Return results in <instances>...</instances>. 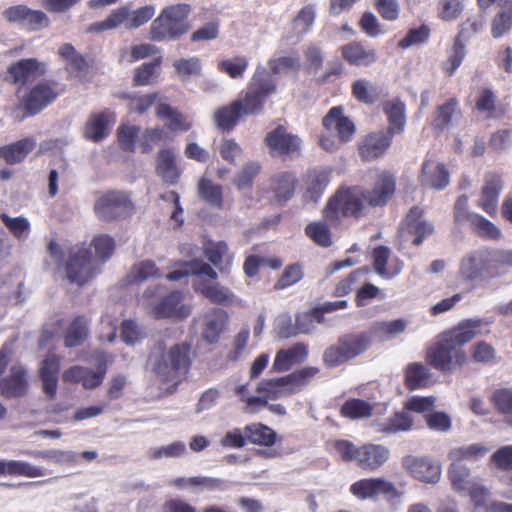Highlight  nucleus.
Segmentation results:
<instances>
[{
	"label": "nucleus",
	"mask_w": 512,
	"mask_h": 512,
	"mask_svg": "<svg viewBox=\"0 0 512 512\" xmlns=\"http://www.w3.org/2000/svg\"><path fill=\"white\" fill-rule=\"evenodd\" d=\"M480 326L481 320L467 319L441 335L427 348L426 363L444 374L462 369L468 362L464 346L476 337Z\"/></svg>",
	"instance_id": "obj_1"
},
{
	"label": "nucleus",
	"mask_w": 512,
	"mask_h": 512,
	"mask_svg": "<svg viewBox=\"0 0 512 512\" xmlns=\"http://www.w3.org/2000/svg\"><path fill=\"white\" fill-rule=\"evenodd\" d=\"M115 240L106 234L96 235L90 246L93 247L95 256L89 248L81 247L69 252L65 264L67 279L71 283L83 286L91 281L100 270V265L106 262L114 253Z\"/></svg>",
	"instance_id": "obj_2"
},
{
	"label": "nucleus",
	"mask_w": 512,
	"mask_h": 512,
	"mask_svg": "<svg viewBox=\"0 0 512 512\" xmlns=\"http://www.w3.org/2000/svg\"><path fill=\"white\" fill-rule=\"evenodd\" d=\"M191 345L189 343L175 344L166 350L165 343L159 341L148 356V364L159 380L170 384L174 392L183 381L191 366Z\"/></svg>",
	"instance_id": "obj_3"
},
{
	"label": "nucleus",
	"mask_w": 512,
	"mask_h": 512,
	"mask_svg": "<svg viewBox=\"0 0 512 512\" xmlns=\"http://www.w3.org/2000/svg\"><path fill=\"white\" fill-rule=\"evenodd\" d=\"M192 7L187 3L165 6L149 27V39L153 42L176 41L191 29L189 17Z\"/></svg>",
	"instance_id": "obj_4"
},
{
	"label": "nucleus",
	"mask_w": 512,
	"mask_h": 512,
	"mask_svg": "<svg viewBox=\"0 0 512 512\" xmlns=\"http://www.w3.org/2000/svg\"><path fill=\"white\" fill-rule=\"evenodd\" d=\"M366 201L358 186L341 187L330 197L323 209V219L331 227H338L343 218L359 219L364 215Z\"/></svg>",
	"instance_id": "obj_5"
},
{
	"label": "nucleus",
	"mask_w": 512,
	"mask_h": 512,
	"mask_svg": "<svg viewBox=\"0 0 512 512\" xmlns=\"http://www.w3.org/2000/svg\"><path fill=\"white\" fill-rule=\"evenodd\" d=\"M319 372L318 367L308 366L283 377L264 379L259 382L256 391L267 400L288 397L304 390Z\"/></svg>",
	"instance_id": "obj_6"
},
{
	"label": "nucleus",
	"mask_w": 512,
	"mask_h": 512,
	"mask_svg": "<svg viewBox=\"0 0 512 512\" xmlns=\"http://www.w3.org/2000/svg\"><path fill=\"white\" fill-rule=\"evenodd\" d=\"M277 91L276 80L265 69H256L246 90H243L235 102L240 103L243 116L257 115L262 112L267 99Z\"/></svg>",
	"instance_id": "obj_7"
},
{
	"label": "nucleus",
	"mask_w": 512,
	"mask_h": 512,
	"mask_svg": "<svg viewBox=\"0 0 512 512\" xmlns=\"http://www.w3.org/2000/svg\"><path fill=\"white\" fill-rule=\"evenodd\" d=\"M335 450L344 462H355L364 471H375L389 459V450L383 445L356 446L348 440H338Z\"/></svg>",
	"instance_id": "obj_8"
},
{
	"label": "nucleus",
	"mask_w": 512,
	"mask_h": 512,
	"mask_svg": "<svg viewBox=\"0 0 512 512\" xmlns=\"http://www.w3.org/2000/svg\"><path fill=\"white\" fill-rule=\"evenodd\" d=\"M371 332L351 333L339 337L338 341L325 349L323 363L326 367H338L364 353L371 345Z\"/></svg>",
	"instance_id": "obj_9"
},
{
	"label": "nucleus",
	"mask_w": 512,
	"mask_h": 512,
	"mask_svg": "<svg viewBox=\"0 0 512 512\" xmlns=\"http://www.w3.org/2000/svg\"><path fill=\"white\" fill-rule=\"evenodd\" d=\"M10 362V351L0 349V396L6 400L20 399L29 391L28 372L22 365H13L9 373L2 377Z\"/></svg>",
	"instance_id": "obj_10"
},
{
	"label": "nucleus",
	"mask_w": 512,
	"mask_h": 512,
	"mask_svg": "<svg viewBox=\"0 0 512 512\" xmlns=\"http://www.w3.org/2000/svg\"><path fill=\"white\" fill-rule=\"evenodd\" d=\"M61 92L55 80H41L33 85L20 100L18 107L24 112L21 119L39 114L53 103Z\"/></svg>",
	"instance_id": "obj_11"
},
{
	"label": "nucleus",
	"mask_w": 512,
	"mask_h": 512,
	"mask_svg": "<svg viewBox=\"0 0 512 512\" xmlns=\"http://www.w3.org/2000/svg\"><path fill=\"white\" fill-rule=\"evenodd\" d=\"M134 206L129 196L122 191L108 190L95 201L94 213L104 222H112L130 216Z\"/></svg>",
	"instance_id": "obj_12"
},
{
	"label": "nucleus",
	"mask_w": 512,
	"mask_h": 512,
	"mask_svg": "<svg viewBox=\"0 0 512 512\" xmlns=\"http://www.w3.org/2000/svg\"><path fill=\"white\" fill-rule=\"evenodd\" d=\"M349 491L359 500L377 499L379 496H384L388 501H396L403 494L393 482L382 477L357 480L351 484Z\"/></svg>",
	"instance_id": "obj_13"
},
{
	"label": "nucleus",
	"mask_w": 512,
	"mask_h": 512,
	"mask_svg": "<svg viewBox=\"0 0 512 512\" xmlns=\"http://www.w3.org/2000/svg\"><path fill=\"white\" fill-rule=\"evenodd\" d=\"M396 177L387 170L377 171L371 189L363 190L367 206L376 208L386 206L396 192Z\"/></svg>",
	"instance_id": "obj_14"
},
{
	"label": "nucleus",
	"mask_w": 512,
	"mask_h": 512,
	"mask_svg": "<svg viewBox=\"0 0 512 512\" xmlns=\"http://www.w3.org/2000/svg\"><path fill=\"white\" fill-rule=\"evenodd\" d=\"M265 144L272 156L295 157L301 153L302 141L298 135L289 133L283 125H278L265 136Z\"/></svg>",
	"instance_id": "obj_15"
},
{
	"label": "nucleus",
	"mask_w": 512,
	"mask_h": 512,
	"mask_svg": "<svg viewBox=\"0 0 512 512\" xmlns=\"http://www.w3.org/2000/svg\"><path fill=\"white\" fill-rule=\"evenodd\" d=\"M394 136L384 129L372 131L358 142L357 150L362 161L372 162L385 156Z\"/></svg>",
	"instance_id": "obj_16"
},
{
	"label": "nucleus",
	"mask_w": 512,
	"mask_h": 512,
	"mask_svg": "<svg viewBox=\"0 0 512 512\" xmlns=\"http://www.w3.org/2000/svg\"><path fill=\"white\" fill-rule=\"evenodd\" d=\"M4 18L16 23L29 31H39L50 25L48 16L41 10L30 9L26 5H15L3 12Z\"/></svg>",
	"instance_id": "obj_17"
},
{
	"label": "nucleus",
	"mask_w": 512,
	"mask_h": 512,
	"mask_svg": "<svg viewBox=\"0 0 512 512\" xmlns=\"http://www.w3.org/2000/svg\"><path fill=\"white\" fill-rule=\"evenodd\" d=\"M424 210L419 206L410 208L401 223L400 236L405 234L413 236L412 244L420 246L426 238L434 233V226L431 222L423 220Z\"/></svg>",
	"instance_id": "obj_18"
},
{
	"label": "nucleus",
	"mask_w": 512,
	"mask_h": 512,
	"mask_svg": "<svg viewBox=\"0 0 512 512\" xmlns=\"http://www.w3.org/2000/svg\"><path fill=\"white\" fill-rule=\"evenodd\" d=\"M322 126L327 132L335 133L340 143L350 142L356 132V126L354 122L344 114L343 106L330 108L322 119Z\"/></svg>",
	"instance_id": "obj_19"
},
{
	"label": "nucleus",
	"mask_w": 512,
	"mask_h": 512,
	"mask_svg": "<svg viewBox=\"0 0 512 512\" xmlns=\"http://www.w3.org/2000/svg\"><path fill=\"white\" fill-rule=\"evenodd\" d=\"M46 72V64L36 58L21 59L12 63L7 69L11 77L10 82L21 87L31 80L44 76Z\"/></svg>",
	"instance_id": "obj_20"
},
{
	"label": "nucleus",
	"mask_w": 512,
	"mask_h": 512,
	"mask_svg": "<svg viewBox=\"0 0 512 512\" xmlns=\"http://www.w3.org/2000/svg\"><path fill=\"white\" fill-rule=\"evenodd\" d=\"M343 59L351 66L370 67L378 60L377 51L361 41H352L340 47Z\"/></svg>",
	"instance_id": "obj_21"
},
{
	"label": "nucleus",
	"mask_w": 512,
	"mask_h": 512,
	"mask_svg": "<svg viewBox=\"0 0 512 512\" xmlns=\"http://www.w3.org/2000/svg\"><path fill=\"white\" fill-rule=\"evenodd\" d=\"M503 188L500 175L494 172L485 175V182L481 189V197L477 203L484 212L494 216L497 212L498 200Z\"/></svg>",
	"instance_id": "obj_22"
},
{
	"label": "nucleus",
	"mask_w": 512,
	"mask_h": 512,
	"mask_svg": "<svg viewBox=\"0 0 512 512\" xmlns=\"http://www.w3.org/2000/svg\"><path fill=\"white\" fill-rule=\"evenodd\" d=\"M183 295L180 291H172L163 297L152 309L154 318H186L190 308L182 304Z\"/></svg>",
	"instance_id": "obj_23"
},
{
	"label": "nucleus",
	"mask_w": 512,
	"mask_h": 512,
	"mask_svg": "<svg viewBox=\"0 0 512 512\" xmlns=\"http://www.w3.org/2000/svg\"><path fill=\"white\" fill-rule=\"evenodd\" d=\"M60 365L61 357L55 353H48L39 368L43 392L50 399H53L57 393Z\"/></svg>",
	"instance_id": "obj_24"
},
{
	"label": "nucleus",
	"mask_w": 512,
	"mask_h": 512,
	"mask_svg": "<svg viewBox=\"0 0 512 512\" xmlns=\"http://www.w3.org/2000/svg\"><path fill=\"white\" fill-rule=\"evenodd\" d=\"M403 466L415 479L426 483H436L440 479V466L427 458L408 456Z\"/></svg>",
	"instance_id": "obj_25"
},
{
	"label": "nucleus",
	"mask_w": 512,
	"mask_h": 512,
	"mask_svg": "<svg viewBox=\"0 0 512 512\" xmlns=\"http://www.w3.org/2000/svg\"><path fill=\"white\" fill-rule=\"evenodd\" d=\"M229 321L228 313L220 308H213L204 316L201 332L202 339L209 343H217L221 334L226 330Z\"/></svg>",
	"instance_id": "obj_26"
},
{
	"label": "nucleus",
	"mask_w": 512,
	"mask_h": 512,
	"mask_svg": "<svg viewBox=\"0 0 512 512\" xmlns=\"http://www.w3.org/2000/svg\"><path fill=\"white\" fill-rule=\"evenodd\" d=\"M420 182L425 187L444 189L449 184V172L444 164L426 159L422 164Z\"/></svg>",
	"instance_id": "obj_27"
},
{
	"label": "nucleus",
	"mask_w": 512,
	"mask_h": 512,
	"mask_svg": "<svg viewBox=\"0 0 512 512\" xmlns=\"http://www.w3.org/2000/svg\"><path fill=\"white\" fill-rule=\"evenodd\" d=\"M298 180L293 172L282 171L273 175L270 179V192L273 194L274 201L278 204H284L290 200L295 192Z\"/></svg>",
	"instance_id": "obj_28"
},
{
	"label": "nucleus",
	"mask_w": 512,
	"mask_h": 512,
	"mask_svg": "<svg viewBox=\"0 0 512 512\" xmlns=\"http://www.w3.org/2000/svg\"><path fill=\"white\" fill-rule=\"evenodd\" d=\"M37 142L33 136L22 138L16 142L0 146V159L8 165L22 163L36 148Z\"/></svg>",
	"instance_id": "obj_29"
},
{
	"label": "nucleus",
	"mask_w": 512,
	"mask_h": 512,
	"mask_svg": "<svg viewBox=\"0 0 512 512\" xmlns=\"http://www.w3.org/2000/svg\"><path fill=\"white\" fill-rule=\"evenodd\" d=\"M459 115H461L459 100L456 97H450L435 108L430 125L434 131L443 132L452 125L454 117Z\"/></svg>",
	"instance_id": "obj_30"
},
{
	"label": "nucleus",
	"mask_w": 512,
	"mask_h": 512,
	"mask_svg": "<svg viewBox=\"0 0 512 512\" xmlns=\"http://www.w3.org/2000/svg\"><path fill=\"white\" fill-rule=\"evenodd\" d=\"M383 113L388 122L386 130L393 136L402 134L406 126V105L400 98L384 102Z\"/></svg>",
	"instance_id": "obj_31"
},
{
	"label": "nucleus",
	"mask_w": 512,
	"mask_h": 512,
	"mask_svg": "<svg viewBox=\"0 0 512 512\" xmlns=\"http://www.w3.org/2000/svg\"><path fill=\"white\" fill-rule=\"evenodd\" d=\"M115 121V114L109 110L92 114L84 126V137L100 142L108 136V128Z\"/></svg>",
	"instance_id": "obj_32"
},
{
	"label": "nucleus",
	"mask_w": 512,
	"mask_h": 512,
	"mask_svg": "<svg viewBox=\"0 0 512 512\" xmlns=\"http://www.w3.org/2000/svg\"><path fill=\"white\" fill-rule=\"evenodd\" d=\"M469 496L475 509H482L484 512H512V504L489 501L490 491L482 485L473 484L469 487Z\"/></svg>",
	"instance_id": "obj_33"
},
{
	"label": "nucleus",
	"mask_w": 512,
	"mask_h": 512,
	"mask_svg": "<svg viewBox=\"0 0 512 512\" xmlns=\"http://www.w3.org/2000/svg\"><path fill=\"white\" fill-rule=\"evenodd\" d=\"M308 355V347L304 343H296L288 349H281L276 353L273 362V370L286 372L294 364L302 363Z\"/></svg>",
	"instance_id": "obj_34"
},
{
	"label": "nucleus",
	"mask_w": 512,
	"mask_h": 512,
	"mask_svg": "<svg viewBox=\"0 0 512 512\" xmlns=\"http://www.w3.org/2000/svg\"><path fill=\"white\" fill-rule=\"evenodd\" d=\"M156 173L168 184H176L181 171L176 164V155L172 148L161 149L158 152Z\"/></svg>",
	"instance_id": "obj_35"
},
{
	"label": "nucleus",
	"mask_w": 512,
	"mask_h": 512,
	"mask_svg": "<svg viewBox=\"0 0 512 512\" xmlns=\"http://www.w3.org/2000/svg\"><path fill=\"white\" fill-rule=\"evenodd\" d=\"M475 110L485 114L487 119H502L507 109L497 102V97L490 88H483L475 100Z\"/></svg>",
	"instance_id": "obj_36"
},
{
	"label": "nucleus",
	"mask_w": 512,
	"mask_h": 512,
	"mask_svg": "<svg viewBox=\"0 0 512 512\" xmlns=\"http://www.w3.org/2000/svg\"><path fill=\"white\" fill-rule=\"evenodd\" d=\"M196 291L216 305L231 306L236 299L235 294L228 287L205 280L199 282Z\"/></svg>",
	"instance_id": "obj_37"
},
{
	"label": "nucleus",
	"mask_w": 512,
	"mask_h": 512,
	"mask_svg": "<svg viewBox=\"0 0 512 512\" xmlns=\"http://www.w3.org/2000/svg\"><path fill=\"white\" fill-rule=\"evenodd\" d=\"M430 380L429 369L420 362L409 363L404 369V385L409 391L428 387Z\"/></svg>",
	"instance_id": "obj_38"
},
{
	"label": "nucleus",
	"mask_w": 512,
	"mask_h": 512,
	"mask_svg": "<svg viewBox=\"0 0 512 512\" xmlns=\"http://www.w3.org/2000/svg\"><path fill=\"white\" fill-rule=\"evenodd\" d=\"M204 255L221 273L229 272L233 256L229 254V247L225 241L208 243Z\"/></svg>",
	"instance_id": "obj_39"
},
{
	"label": "nucleus",
	"mask_w": 512,
	"mask_h": 512,
	"mask_svg": "<svg viewBox=\"0 0 512 512\" xmlns=\"http://www.w3.org/2000/svg\"><path fill=\"white\" fill-rule=\"evenodd\" d=\"M489 261V251H474L462 259L460 273L467 280H475L482 274Z\"/></svg>",
	"instance_id": "obj_40"
},
{
	"label": "nucleus",
	"mask_w": 512,
	"mask_h": 512,
	"mask_svg": "<svg viewBox=\"0 0 512 512\" xmlns=\"http://www.w3.org/2000/svg\"><path fill=\"white\" fill-rule=\"evenodd\" d=\"M89 335V320L84 315L72 319L64 332V346L74 348L82 345Z\"/></svg>",
	"instance_id": "obj_41"
},
{
	"label": "nucleus",
	"mask_w": 512,
	"mask_h": 512,
	"mask_svg": "<svg viewBox=\"0 0 512 512\" xmlns=\"http://www.w3.org/2000/svg\"><path fill=\"white\" fill-rule=\"evenodd\" d=\"M156 116L167 121L166 127L170 131H188L192 127V123L179 110L167 103L157 105Z\"/></svg>",
	"instance_id": "obj_42"
},
{
	"label": "nucleus",
	"mask_w": 512,
	"mask_h": 512,
	"mask_svg": "<svg viewBox=\"0 0 512 512\" xmlns=\"http://www.w3.org/2000/svg\"><path fill=\"white\" fill-rule=\"evenodd\" d=\"M240 103L232 101L229 105L218 108L214 113V122L217 128L223 132L232 131L239 120L244 117L240 110Z\"/></svg>",
	"instance_id": "obj_43"
},
{
	"label": "nucleus",
	"mask_w": 512,
	"mask_h": 512,
	"mask_svg": "<svg viewBox=\"0 0 512 512\" xmlns=\"http://www.w3.org/2000/svg\"><path fill=\"white\" fill-rule=\"evenodd\" d=\"M247 441L251 444L271 447L277 442V433L262 423H251L244 427Z\"/></svg>",
	"instance_id": "obj_44"
},
{
	"label": "nucleus",
	"mask_w": 512,
	"mask_h": 512,
	"mask_svg": "<svg viewBox=\"0 0 512 512\" xmlns=\"http://www.w3.org/2000/svg\"><path fill=\"white\" fill-rule=\"evenodd\" d=\"M7 475L34 478L44 476L45 470L41 467L31 465L25 461L0 460V476Z\"/></svg>",
	"instance_id": "obj_45"
},
{
	"label": "nucleus",
	"mask_w": 512,
	"mask_h": 512,
	"mask_svg": "<svg viewBox=\"0 0 512 512\" xmlns=\"http://www.w3.org/2000/svg\"><path fill=\"white\" fill-rule=\"evenodd\" d=\"M162 57L150 62H144L134 70L133 86H148L154 84L160 76Z\"/></svg>",
	"instance_id": "obj_46"
},
{
	"label": "nucleus",
	"mask_w": 512,
	"mask_h": 512,
	"mask_svg": "<svg viewBox=\"0 0 512 512\" xmlns=\"http://www.w3.org/2000/svg\"><path fill=\"white\" fill-rule=\"evenodd\" d=\"M197 190L199 197L209 206L216 209L223 208V189L221 185L215 184L211 179L202 177L198 181Z\"/></svg>",
	"instance_id": "obj_47"
},
{
	"label": "nucleus",
	"mask_w": 512,
	"mask_h": 512,
	"mask_svg": "<svg viewBox=\"0 0 512 512\" xmlns=\"http://www.w3.org/2000/svg\"><path fill=\"white\" fill-rule=\"evenodd\" d=\"M351 94L359 103L370 106L377 103L381 98L379 88L367 79L353 81Z\"/></svg>",
	"instance_id": "obj_48"
},
{
	"label": "nucleus",
	"mask_w": 512,
	"mask_h": 512,
	"mask_svg": "<svg viewBox=\"0 0 512 512\" xmlns=\"http://www.w3.org/2000/svg\"><path fill=\"white\" fill-rule=\"evenodd\" d=\"M330 181L329 173L324 169H314L307 173L306 176V195L313 201L317 202L323 194L325 188Z\"/></svg>",
	"instance_id": "obj_49"
},
{
	"label": "nucleus",
	"mask_w": 512,
	"mask_h": 512,
	"mask_svg": "<svg viewBox=\"0 0 512 512\" xmlns=\"http://www.w3.org/2000/svg\"><path fill=\"white\" fill-rule=\"evenodd\" d=\"M330 226L325 219L310 222L304 229L305 235L317 246L328 248L333 244Z\"/></svg>",
	"instance_id": "obj_50"
},
{
	"label": "nucleus",
	"mask_w": 512,
	"mask_h": 512,
	"mask_svg": "<svg viewBox=\"0 0 512 512\" xmlns=\"http://www.w3.org/2000/svg\"><path fill=\"white\" fill-rule=\"evenodd\" d=\"M512 29V0H505L500 4V11L494 16L491 23V34L500 38Z\"/></svg>",
	"instance_id": "obj_51"
},
{
	"label": "nucleus",
	"mask_w": 512,
	"mask_h": 512,
	"mask_svg": "<svg viewBox=\"0 0 512 512\" xmlns=\"http://www.w3.org/2000/svg\"><path fill=\"white\" fill-rule=\"evenodd\" d=\"M413 426V418L408 411H399L384 422L378 424V431L384 434H395L408 431Z\"/></svg>",
	"instance_id": "obj_52"
},
{
	"label": "nucleus",
	"mask_w": 512,
	"mask_h": 512,
	"mask_svg": "<svg viewBox=\"0 0 512 512\" xmlns=\"http://www.w3.org/2000/svg\"><path fill=\"white\" fill-rule=\"evenodd\" d=\"M374 407L367 401L358 398H350L341 406L342 417L356 420L368 418L372 415Z\"/></svg>",
	"instance_id": "obj_53"
},
{
	"label": "nucleus",
	"mask_w": 512,
	"mask_h": 512,
	"mask_svg": "<svg viewBox=\"0 0 512 512\" xmlns=\"http://www.w3.org/2000/svg\"><path fill=\"white\" fill-rule=\"evenodd\" d=\"M58 53L67 61L66 70L69 73L80 74L88 70V62L85 57L79 54L72 44H63L60 46Z\"/></svg>",
	"instance_id": "obj_54"
},
{
	"label": "nucleus",
	"mask_w": 512,
	"mask_h": 512,
	"mask_svg": "<svg viewBox=\"0 0 512 512\" xmlns=\"http://www.w3.org/2000/svg\"><path fill=\"white\" fill-rule=\"evenodd\" d=\"M159 93L152 92L143 95H131L124 93L121 95L122 99L128 101V110L130 113L139 115L145 114L158 100Z\"/></svg>",
	"instance_id": "obj_55"
},
{
	"label": "nucleus",
	"mask_w": 512,
	"mask_h": 512,
	"mask_svg": "<svg viewBox=\"0 0 512 512\" xmlns=\"http://www.w3.org/2000/svg\"><path fill=\"white\" fill-rule=\"evenodd\" d=\"M119 10H123L126 15L123 23H125V26L128 29H136L143 26L155 15V7L153 5H145L133 11H128L124 7L119 8Z\"/></svg>",
	"instance_id": "obj_56"
},
{
	"label": "nucleus",
	"mask_w": 512,
	"mask_h": 512,
	"mask_svg": "<svg viewBox=\"0 0 512 512\" xmlns=\"http://www.w3.org/2000/svg\"><path fill=\"white\" fill-rule=\"evenodd\" d=\"M248 66L249 62L245 56H235L219 61L217 69L232 79H240L243 78Z\"/></svg>",
	"instance_id": "obj_57"
},
{
	"label": "nucleus",
	"mask_w": 512,
	"mask_h": 512,
	"mask_svg": "<svg viewBox=\"0 0 512 512\" xmlns=\"http://www.w3.org/2000/svg\"><path fill=\"white\" fill-rule=\"evenodd\" d=\"M470 226L472 230L483 239L499 240L502 236L500 229L480 214L473 216V221Z\"/></svg>",
	"instance_id": "obj_58"
},
{
	"label": "nucleus",
	"mask_w": 512,
	"mask_h": 512,
	"mask_svg": "<svg viewBox=\"0 0 512 512\" xmlns=\"http://www.w3.org/2000/svg\"><path fill=\"white\" fill-rule=\"evenodd\" d=\"M172 484L177 488L185 487H203L210 490L221 489L223 487V480L217 478H210L205 476H194V477H179L172 481Z\"/></svg>",
	"instance_id": "obj_59"
},
{
	"label": "nucleus",
	"mask_w": 512,
	"mask_h": 512,
	"mask_svg": "<svg viewBox=\"0 0 512 512\" xmlns=\"http://www.w3.org/2000/svg\"><path fill=\"white\" fill-rule=\"evenodd\" d=\"M431 35V29L427 24L411 28L406 35L398 42L400 49H407L411 46H418L426 43Z\"/></svg>",
	"instance_id": "obj_60"
},
{
	"label": "nucleus",
	"mask_w": 512,
	"mask_h": 512,
	"mask_svg": "<svg viewBox=\"0 0 512 512\" xmlns=\"http://www.w3.org/2000/svg\"><path fill=\"white\" fill-rule=\"evenodd\" d=\"M140 132V128L136 125H120L117 128V141L122 151L135 152V144Z\"/></svg>",
	"instance_id": "obj_61"
},
{
	"label": "nucleus",
	"mask_w": 512,
	"mask_h": 512,
	"mask_svg": "<svg viewBox=\"0 0 512 512\" xmlns=\"http://www.w3.org/2000/svg\"><path fill=\"white\" fill-rule=\"evenodd\" d=\"M368 273L369 269L367 267H361L353 270L336 284L332 295L335 297H343L348 295L353 290V287L360 281V279Z\"/></svg>",
	"instance_id": "obj_62"
},
{
	"label": "nucleus",
	"mask_w": 512,
	"mask_h": 512,
	"mask_svg": "<svg viewBox=\"0 0 512 512\" xmlns=\"http://www.w3.org/2000/svg\"><path fill=\"white\" fill-rule=\"evenodd\" d=\"M466 55L465 43L454 39L448 59L442 64V69L447 76H452L460 67Z\"/></svg>",
	"instance_id": "obj_63"
},
{
	"label": "nucleus",
	"mask_w": 512,
	"mask_h": 512,
	"mask_svg": "<svg viewBox=\"0 0 512 512\" xmlns=\"http://www.w3.org/2000/svg\"><path fill=\"white\" fill-rule=\"evenodd\" d=\"M491 401L496 410L512 420V389L501 388L494 391Z\"/></svg>",
	"instance_id": "obj_64"
}]
</instances>
